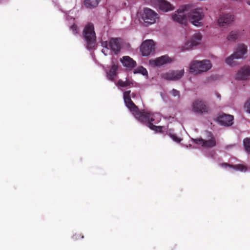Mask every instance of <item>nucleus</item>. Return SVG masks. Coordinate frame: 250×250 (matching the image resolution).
Wrapping results in <instances>:
<instances>
[{
	"mask_svg": "<svg viewBox=\"0 0 250 250\" xmlns=\"http://www.w3.org/2000/svg\"><path fill=\"white\" fill-rule=\"evenodd\" d=\"M133 84V83L130 80L126 78L125 81L121 79L119 80L117 82V85L119 87H127L132 86Z\"/></svg>",
	"mask_w": 250,
	"mask_h": 250,
	"instance_id": "obj_22",
	"label": "nucleus"
},
{
	"mask_svg": "<svg viewBox=\"0 0 250 250\" xmlns=\"http://www.w3.org/2000/svg\"><path fill=\"white\" fill-rule=\"evenodd\" d=\"M250 76V67L244 66L238 71L235 75V79L238 80H247Z\"/></svg>",
	"mask_w": 250,
	"mask_h": 250,
	"instance_id": "obj_15",
	"label": "nucleus"
},
{
	"mask_svg": "<svg viewBox=\"0 0 250 250\" xmlns=\"http://www.w3.org/2000/svg\"><path fill=\"white\" fill-rule=\"evenodd\" d=\"M190 7L189 5H185L181 7L176 11L175 13L172 15L173 21L182 24L187 23L188 19L191 23L195 26H199L202 25V20H203L204 15L202 9L201 8H195L190 10L187 13Z\"/></svg>",
	"mask_w": 250,
	"mask_h": 250,
	"instance_id": "obj_1",
	"label": "nucleus"
},
{
	"mask_svg": "<svg viewBox=\"0 0 250 250\" xmlns=\"http://www.w3.org/2000/svg\"><path fill=\"white\" fill-rule=\"evenodd\" d=\"M215 94H216V97H217L219 100H220V99H221V95H220L219 93H217V92H216V93H215Z\"/></svg>",
	"mask_w": 250,
	"mask_h": 250,
	"instance_id": "obj_35",
	"label": "nucleus"
},
{
	"mask_svg": "<svg viewBox=\"0 0 250 250\" xmlns=\"http://www.w3.org/2000/svg\"><path fill=\"white\" fill-rule=\"evenodd\" d=\"M244 108L246 112L250 114V98L245 103Z\"/></svg>",
	"mask_w": 250,
	"mask_h": 250,
	"instance_id": "obj_28",
	"label": "nucleus"
},
{
	"mask_svg": "<svg viewBox=\"0 0 250 250\" xmlns=\"http://www.w3.org/2000/svg\"><path fill=\"white\" fill-rule=\"evenodd\" d=\"M171 93L174 97L178 96V98L180 97V92L175 89H173L171 91Z\"/></svg>",
	"mask_w": 250,
	"mask_h": 250,
	"instance_id": "obj_31",
	"label": "nucleus"
},
{
	"mask_svg": "<svg viewBox=\"0 0 250 250\" xmlns=\"http://www.w3.org/2000/svg\"><path fill=\"white\" fill-rule=\"evenodd\" d=\"M247 3H248L249 5H250V1H248L247 2Z\"/></svg>",
	"mask_w": 250,
	"mask_h": 250,
	"instance_id": "obj_36",
	"label": "nucleus"
},
{
	"mask_svg": "<svg viewBox=\"0 0 250 250\" xmlns=\"http://www.w3.org/2000/svg\"><path fill=\"white\" fill-rule=\"evenodd\" d=\"M234 117L232 115L222 113L217 117L219 123L226 126H231L233 123Z\"/></svg>",
	"mask_w": 250,
	"mask_h": 250,
	"instance_id": "obj_12",
	"label": "nucleus"
},
{
	"mask_svg": "<svg viewBox=\"0 0 250 250\" xmlns=\"http://www.w3.org/2000/svg\"><path fill=\"white\" fill-rule=\"evenodd\" d=\"M243 145L246 151L250 154V138H246L244 139Z\"/></svg>",
	"mask_w": 250,
	"mask_h": 250,
	"instance_id": "obj_25",
	"label": "nucleus"
},
{
	"mask_svg": "<svg viewBox=\"0 0 250 250\" xmlns=\"http://www.w3.org/2000/svg\"><path fill=\"white\" fill-rule=\"evenodd\" d=\"M83 235L82 234H75L73 236V238L75 240H77L80 238H83Z\"/></svg>",
	"mask_w": 250,
	"mask_h": 250,
	"instance_id": "obj_32",
	"label": "nucleus"
},
{
	"mask_svg": "<svg viewBox=\"0 0 250 250\" xmlns=\"http://www.w3.org/2000/svg\"><path fill=\"white\" fill-rule=\"evenodd\" d=\"M121 62L123 65L129 69L135 67L136 65V62L132 58L129 56H124L121 59Z\"/></svg>",
	"mask_w": 250,
	"mask_h": 250,
	"instance_id": "obj_18",
	"label": "nucleus"
},
{
	"mask_svg": "<svg viewBox=\"0 0 250 250\" xmlns=\"http://www.w3.org/2000/svg\"><path fill=\"white\" fill-rule=\"evenodd\" d=\"M222 166L225 167H229L231 168H233L236 170H240L241 171L246 170V167L245 166H244V165H241V164L236 165H231L228 163H223L222 164Z\"/></svg>",
	"mask_w": 250,
	"mask_h": 250,
	"instance_id": "obj_23",
	"label": "nucleus"
},
{
	"mask_svg": "<svg viewBox=\"0 0 250 250\" xmlns=\"http://www.w3.org/2000/svg\"><path fill=\"white\" fill-rule=\"evenodd\" d=\"M134 73H141L143 75L145 76L147 75V71L146 68L143 67V66H140L137 68L134 71Z\"/></svg>",
	"mask_w": 250,
	"mask_h": 250,
	"instance_id": "obj_27",
	"label": "nucleus"
},
{
	"mask_svg": "<svg viewBox=\"0 0 250 250\" xmlns=\"http://www.w3.org/2000/svg\"><path fill=\"white\" fill-rule=\"evenodd\" d=\"M170 138L175 142L180 143L182 140L180 138L178 137L175 134H169Z\"/></svg>",
	"mask_w": 250,
	"mask_h": 250,
	"instance_id": "obj_29",
	"label": "nucleus"
},
{
	"mask_svg": "<svg viewBox=\"0 0 250 250\" xmlns=\"http://www.w3.org/2000/svg\"><path fill=\"white\" fill-rule=\"evenodd\" d=\"M184 74V70H171L167 72L163 73L162 77L169 81H177L180 79Z\"/></svg>",
	"mask_w": 250,
	"mask_h": 250,
	"instance_id": "obj_10",
	"label": "nucleus"
},
{
	"mask_svg": "<svg viewBox=\"0 0 250 250\" xmlns=\"http://www.w3.org/2000/svg\"><path fill=\"white\" fill-rule=\"evenodd\" d=\"M152 122L151 123L148 124V127L151 130H154L156 132H162L163 126H156L153 124Z\"/></svg>",
	"mask_w": 250,
	"mask_h": 250,
	"instance_id": "obj_26",
	"label": "nucleus"
},
{
	"mask_svg": "<svg viewBox=\"0 0 250 250\" xmlns=\"http://www.w3.org/2000/svg\"><path fill=\"white\" fill-rule=\"evenodd\" d=\"M238 36V33L237 31H231L228 35L227 39L229 41L234 42Z\"/></svg>",
	"mask_w": 250,
	"mask_h": 250,
	"instance_id": "obj_24",
	"label": "nucleus"
},
{
	"mask_svg": "<svg viewBox=\"0 0 250 250\" xmlns=\"http://www.w3.org/2000/svg\"><path fill=\"white\" fill-rule=\"evenodd\" d=\"M123 98L125 105L128 109L135 114L139 110V108L131 99L130 90L125 91L123 93Z\"/></svg>",
	"mask_w": 250,
	"mask_h": 250,
	"instance_id": "obj_7",
	"label": "nucleus"
},
{
	"mask_svg": "<svg viewBox=\"0 0 250 250\" xmlns=\"http://www.w3.org/2000/svg\"><path fill=\"white\" fill-rule=\"evenodd\" d=\"M103 46H104L105 47V49H103L102 51V52L105 55H106V53H105V51H107L108 50V48L107 47V45H108V44H107V42H105L103 43Z\"/></svg>",
	"mask_w": 250,
	"mask_h": 250,
	"instance_id": "obj_33",
	"label": "nucleus"
},
{
	"mask_svg": "<svg viewBox=\"0 0 250 250\" xmlns=\"http://www.w3.org/2000/svg\"><path fill=\"white\" fill-rule=\"evenodd\" d=\"M134 115L140 122L146 123L147 126H148L149 123L154 122L155 124H157L159 122V120H158L157 122L155 121V118L159 116V115L151 114L144 110L140 111L139 110Z\"/></svg>",
	"mask_w": 250,
	"mask_h": 250,
	"instance_id": "obj_5",
	"label": "nucleus"
},
{
	"mask_svg": "<svg viewBox=\"0 0 250 250\" xmlns=\"http://www.w3.org/2000/svg\"><path fill=\"white\" fill-rule=\"evenodd\" d=\"M70 29L72 30L73 34L75 35L77 34L78 32V27H77V25H76L75 24L72 25L70 27Z\"/></svg>",
	"mask_w": 250,
	"mask_h": 250,
	"instance_id": "obj_30",
	"label": "nucleus"
},
{
	"mask_svg": "<svg viewBox=\"0 0 250 250\" xmlns=\"http://www.w3.org/2000/svg\"><path fill=\"white\" fill-rule=\"evenodd\" d=\"M192 110L196 114H202L208 113L210 108L205 101L197 99L193 102Z\"/></svg>",
	"mask_w": 250,
	"mask_h": 250,
	"instance_id": "obj_6",
	"label": "nucleus"
},
{
	"mask_svg": "<svg viewBox=\"0 0 250 250\" xmlns=\"http://www.w3.org/2000/svg\"><path fill=\"white\" fill-rule=\"evenodd\" d=\"M155 50L154 42L151 40H146L143 42L140 50L144 56H147L153 52Z\"/></svg>",
	"mask_w": 250,
	"mask_h": 250,
	"instance_id": "obj_9",
	"label": "nucleus"
},
{
	"mask_svg": "<svg viewBox=\"0 0 250 250\" xmlns=\"http://www.w3.org/2000/svg\"><path fill=\"white\" fill-rule=\"evenodd\" d=\"M109 45L111 49L115 54L118 53L121 48L119 39L117 38H111L109 41Z\"/></svg>",
	"mask_w": 250,
	"mask_h": 250,
	"instance_id": "obj_19",
	"label": "nucleus"
},
{
	"mask_svg": "<svg viewBox=\"0 0 250 250\" xmlns=\"http://www.w3.org/2000/svg\"><path fill=\"white\" fill-rule=\"evenodd\" d=\"M202 39V35L200 33H195L190 40L187 42L184 46V48L185 50H188L192 48L194 46L199 44Z\"/></svg>",
	"mask_w": 250,
	"mask_h": 250,
	"instance_id": "obj_13",
	"label": "nucleus"
},
{
	"mask_svg": "<svg viewBox=\"0 0 250 250\" xmlns=\"http://www.w3.org/2000/svg\"><path fill=\"white\" fill-rule=\"evenodd\" d=\"M118 66L117 64H113L108 72H107V77L110 80L113 81L117 75Z\"/></svg>",
	"mask_w": 250,
	"mask_h": 250,
	"instance_id": "obj_20",
	"label": "nucleus"
},
{
	"mask_svg": "<svg viewBox=\"0 0 250 250\" xmlns=\"http://www.w3.org/2000/svg\"><path fill=\"white\" fill-rule=\"evenodd\" d=\"M212 67L209 60H205L201 61H193L190 66V72L194 74H198L206 72Z\"/></svg>",
	"mask_w": 250,
	"mask_h": 250,
	"instance_id": "obj_4",
	"label": "nucleus"
},
{
	"mask_svg": "<svg viewBox=\"0 0 250 250\" xmlns=\"http://www.w3.org/2000/svg\"><path fill=\"white\" fill-rule=\"evenodd\" d=\"M172 62V59L167 55H164L157 58L155 60H150V64L154 66H160L163 64L170 63Z\"/></svg>",
	"mask_w": 250,
	"mask_h": 250,
	"instance_id": "obj_14",
	"label": "nucleus"
},
{
	"mask_svg": "<svg viewBox=\"0 0 250 250\" xmlns=\"http://www.w3.org/2000/svg\"><path fill=\"white\" fill-rule=\"evenodd\" d=\"M233 16L229 14H222L220 15L218 21L220 26H225L233 21Z\"/></svg>",
	"mask_w": 250,
	"mask_h": 250,
	"instance_id": "obj_16",
	"label": "nucleus"
},
{
	"mask_svg": "<svg viewBox=\"0 0 250 250\" xmlns=\"http://www.w3.org/2000/svg\"><path fill=\"white\" fill-rule=\"evenodd\" d=\"M208 136L210 138L208 140H204L201 138H196L194 140V142L199 145H201L202 146L206 147H212L216 145V140L214 137L213 136L211 133L208 132Z\"/></svg>",
	"mask_w": 250,
	"mask_h": 250,
	"instance_id": "obj_8",
	"label": "nucleus"
},
{
	"mask_svg": "<svg viewBox=\"0 0 250 250\" xmlns=\"http://www.w3.org/2000/svg\"><path fill=\"white\" fill-rule=\"evenodd\" d=\"M247 53V46L243 43L238 44L234 53L226 58L225 62L227 64L230 66H235L237 65V62L234 61V59L243 58Z\"/></svg>",
	"mask_w": 250,
	"mask_h": 250,
	"instance_id": "obj_3",
	"label": "nucleus"
},
{
	"mask_svg": "<svg viewBox=\"0 0 250 250\" xmlns=\"http://www.w3.org/2000/svg\"><path fill=\"white\" fill-rule=\"evenodd\" d=\"M83 35L86 42L87 48L88 49L94 48L96 36L94 31V25L92 23H88L85 25L83 29Z\"/></svg>",
	"mask_w": 250,
	"mask_h": 250,
	"instance_id": "obj_2",
	"label": "nucleus"
},
{
	"mask_svg": "<svg viewBox=\"0 0 250 250\" xmlns=\"http://www.w3.org/2000/svg\"><path fill=\"white\" fill-rule=\"evenodd\" d=\"M159 8L164 12H167L173 9L171 4L165 0H156Z\"/></svg>",
	"mask_w": 250,
	"mask_h": 250,
	"instance_id": "obj_17",
	"label": "nucleus"
},
{
	"mask_svg": "<svg viewBox=\"0 0 250 250\" xmlns=\"http://www.w3.org/2000/svg\"><path fill=\"white\" fill-rule=\"evenodd\" d=\"M130 95H131V97L134 98L138 95V94L136 93L133 92L131 94L130 93Z\"/></svg>",
	"mask_w": 250,
	"mask_h": 250,
	"instance_id": "obj_34",
	"label": "nucleus"
},
{
	"mask_svg": "<svg viewBox=\"0 0 250 250\" xmlns=\"http://www.w3.org/2000/svg\"><path fill=\"white\" fill-rule=\"evenodd\" d=\"M101 0H84V5L87 8H93L97 7Z\"/></svg>",
	"mask_w": 250,
	"mask_h": 250,
	"instance_id": "obj_21",
	"label": "nucleus"
},
{
	"mask_svg": "<svg viewBox=\"0 0 250 250\" xmlns=\"http://www.w3.org/2000/svg\"><path fill=\"white\" fill-rule=\"evenodd\" d=\"M157 14L149 8L144 9L143 19L146 23V26L153 24L155 22Z\"/></svg>",
	"mask_w": 250,
	"mask_h": 250,
	"instance_id": "obj_11",
	"label": "nucleus"
}]
</instances>
